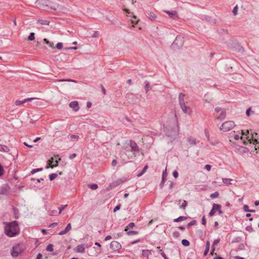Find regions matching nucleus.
Returning a JSON list of instances; mask_svg holds the SVG:
<instances>
[{
    "instance_id": "nucleus-1",
    "label": "nucleus",
    "mask_w": 259,
    "mask_h": 259,
    "mask_svg": "<svg viewBox=\"0 0 259 259\" xmlns=\"http://www.w3.org/2000/svg\"><path fill=\"white\" fill-rule=\"evenodd\" d=\"M164 127L167 137L174 138L179 135V127L176 118H172L167 121Z\"/></svg>"
},
{
    "instance_id": "nucleus-2",
    "label": "nucleus",
    "mask_w": 259,
    "mask_h": 259,
    "mask_svg": "<svg viewBox=\"0 0 259 259\" xmlns=\"http://www.w3.org/2000/svg\"><path fill=\"white\" fill-rule=\"evenodd\" d=\"M4 224H5V233L8 237H13L19 233L20 228L17 221L5 222Z\"/></svg>"
},
{
    "instance_id": "nucleus-3",
    "label": "nucleus",
    "mask_w": 259,
    "mask_h": 259,
    "mask_svg": "<svg viewBox=\"0 0 259 259\" xmlns=\"http://www.w3.org/2000/svg\"><path fill=\"white\" fill-rule=\"evenodd\" d=\"M36 4L40 9L43 11L51 12L59 11V6L58 4L51 3L47 0L37 1Z\"/></svg>"
},
{
    "instance_id": "nucleus-4",
    "label": "nucleus",
    "mask_w": 259,
    "mask_h": 259,
    "mask_svg": "<svg viewBox=\"0 0 259 259\" xmlns=\"http://www.w3.org/2000/svg\"><path fill=\"white\" fill-rule=\"evenodd\" d=\"M242 135L243 136H246V139L247 141H244L243 143L244 145H246L248 142L250 143H253L254 145H255V147L257 146V145L258 144L257 139V134L256 133H251L250 135H249V131L247 130L246 132H244L242 130Z\"/></svg>"
},
{
    "instance_id": "nucleus-5",
    "label": "nucleus",
    "mask_w": 259,
    "mask_h": 259,
    "mask_svg": "<svg viewBox=\"0 0 259 259\" xmlns=\"http://www.w3.org/2000/svg\"><path fill=\"white\" fill-rule=\"evenodd\" d=\"M235 126L233 121H228L224 122L220 127V130L226 132L232 130Z\"/></svg>"
},
{
    "instance_id": "nucleus-6",
    "label": "nucleus",
    "mask_w": 259,
    "mask_h": 259,
    "mask_svg": "<svg viewBox=\"0 0 259 259\" xmlns=\"http://www.w3.org/2000/svg\"><path fill=\"white\" fill-rule=\"evenodd\" d=\"M184 44L183 38L180 36H177L171 45V47L175 49H179Z\"/></svg>"
},
{
    "instance_id": "nucleus-7",
    "label": "nucleus",
    "mask_w": 259,
    "mask_h": 259,
    "mask_svg": "<svg viewBox=\"0 0 259 259\" xmlns=\"http://www.w3.org/2000/svg\"><path fill=\"white\" fill-rule=\"evenodd\" d=\"M129 145L131 147V151L133 152V155L136 157L140 152V148L137 144L133 140H130Z\"/></svg>"
},
{
    "instance_id": "nucleus-8",
    "label": "nucleus",
    "mask_w": 259,
    "mask_h": 259,
    "mask_svg": "<svg viewBox=\"0 0 259 259\" xmlns=\"http://www.w3.org/2000/svg\"><path fill=\"white\" fill-rule=\"evenodd\" d=\"M10 192V187L7 184H4L0 187V195L8 196Z\"/></svg>"
},
{
    "instance_id": "nucleus-9",
    "label": "nucleus",
    "mask_w": 259,
    "mask_h": 259,
    "mask_svg": "<svg viewBox=\"0 0 259 259\" xmlns=\"http://www.w3.org/2000/svg\"><path fill=\"white\" fill-rule=\"evenodd\" d=\"M217 212L219 214H222L223 211L222 210V206L220 204L213 203L212 204V207L211 208V216L213 215Z\"/></svg>"
},
{
    "instance_id": "nucleus-10",
    "label": "nucleus",
    "mask_w": 259,
    "mask_h": 259,
    "mask_svg": "<svg viewBox=\"0 0 259 259\" xmlns=\"http://www.w3.org/2000/svg\"><path fill=\"white\" fill-rule=\"evenodd\" d=\"M60 160L61 158H59L58 160H55L54 158L52 157L48 161V164L46 166V168L48 169L50 167L53 168L55 167H57L58 165L59 161Z\"/></svg>"
},
{
    "instance_id": "nucleus-11",
    "label": "nucleus",
    "mask_w": 259,
    "mask_h": 259,
    "mask_svg": "<svg viewBox=\"0 0 259 259\" xmlns=\"http://www.w3.org/2000/svg\"><path fill=\"white\" fill-rule=\"evenodd\" d=\"M110 248L114 251H118L121 248V244L117 241H112L110 244Z\"/></svg>"
},
{
    "instance_id": "nucleus-12",
    "label": "nucleus",
    "mask_w": 259,
    "mask_h": 259,
    "mask_svg": "<svg viewBox=\"0 0 259 259\" xmlns=\"http://www.w3.org/2000/svg\"><path fill=\"white\" fill-rule=\"evenodd\" d=\"M21 252V250L20 248V245H17L13 247V249L11 252V254L13 256L16 257L18 256Z\"/></svg>"
},
{
    "instance_id": "nucleus-13",
    "label": "nucleus",
    "mask_w": 259,
    "mask_h": 259,
    "mask_svg": "<svg viewBox=\"0 0 259 259\" xmlns=\"http://www.w3.org/2000/svg\"><path fill=\"white\" fill-rule=\"evenodd\" d=\"M164 12L168 15L170 18L173 19H177L179 18L178 13L176 11H167L165 10Z\"/></svg>"
},
{
    "instance_id": "nucleus-14",
    "label": "nucleus",
    "mask_w": 259,
    "mask_h": 259,
    "mask_svg": "<svg viewBox=\"0 0 259 259\" xmlns=\"http://www.w3.org/2000/svg\"><path fill=\"white\" fill-rule=\"evenodd\" d=\"M214 116H215L217 119L221 121L223 120L226 116V110L223 109L222 112H221L219 115L217 114H215Z\"/></svg>"
},
{
    "instance_id": "nucleus-15",
    "label": "nucleus",
    "mask_w": 259,
    "mask_h": 259,
    "mask_svg": "<svg viewBox=\"0 0 259 259\" xmlns=\"http://www.w3.org/2000/svg\"><path fill=\"white\" fill-rule=\"evenodd\" d=\"M69 107L71 108L74 111H77L79 109L78 102L74 101L70 103Z\"/></svg>"
},
{
    "instance_id": "nucleus-16",
    "label": "nucleus",
    "mask_w": 259,
    "mask_h": 259,
    "mask_svg": "<svg viewBox=\"0 0 259 259\" xmlns=\"http://www.w3.org/2000/svg\"><path fill=\"white\" fill-rule=\"evenodd\" d=\"M146 16L151 20L154 21L156 18V15L152 12L147 11L146 12Z\"/></svg>"
},
{
    "instance_id": "nucleus-17",
    "label": "nucleus",
    "mask_w": 259,
    "mask_h": 259,
    "mask_svg": "<svg viewBox=\"0 0 259 259\" xmlns=\"http://www.w3.org/2000/svg\"><path fill=\"white\" fill-rule=\"evenodd\" d=\"M181 108L183 111L185 113L190 114L191 112L190 108L187 106L186 105H183V106H181Z\"/></svg>"
},
{
    "instance_id": "nucleus-18",
    "label": "nucleus",
    "mask_w": 259,
    "mask_h": 259,
    "mask_svg": "<svg viewBox=\"0 0 259 259\" xmlns=\"http://www.w3.org/2000/svg\"><path fill=\"white\" fill-rule=\"evenodd\" d=\"M209 248H210V242H209V240H207L206 242V244H205V250H204V251L203 252V255L204 256H206L209 250Z\"/></svg>"
},
{
    "instance_id": "nucleus-19",
    "label": "nucleus",
    "mask_w": 259,
    "mask_h": 259,
    "mask_svg": "<svg viewBox=\"0 0 259 259\" xmlns=\"http://www.w3.org/2000/svg\"><path fill=\"white\" fill-rule=\"evenodd\" d=\"M144 84H145L144 88L145 90V92H146V93H148V92L151 89V88L150 85V83H149V81H148L147 80H146L144 82Z\"/></svg>"
},
{
    "instance_id": "nucleus-20",
    "label": "nucleus",
    "mask_w": 259,
    "mask_h": 259,
    "mask_svg": "<svg viewBox=\"0 0 259 259\" xmlns=\"http://www.w3.org/2000/svg\"><path fill=\"white\" fill-rule=\"evenodd\" d=\"M9 151L10 149L7 146L0 144V151L8 152Z\"/></svg>"
},
{
    "instance_id": "nucleus-21",
    "label": "nucleus",
    "mask_w": 259,
    "mask_h": 259,
    "mask_svg": "<svg viewBox=\"0 0 259 259\" xmlns=\"http://www.w3.org/2000/svg\"><path fill=\"white\" fill-rule=\"evenodd\" d=\"M187 219V217L185 216H180L177 219L174 220L175 223H178L181 221H185Z\"/></svg>"
},
{
    "instance_id": "nucleus-22",
    "label": "nucleus",
    "mask_w": 259,
    "mask_h": 259,
    "mask_svg": "<svg viewBox=\"0 0 259 259\" xmlns=\"http://www.w3.org/2000/svg\"><path fill=\"white\" fill-rule=\"evenodd\" d=\"M151 254V252L149 249H144L142 250V255L148 258L149 256Z\"/></svg>"
},
{
    "instance_id": "nucleus-23",
    "label": "nucleus",
    "mask_w": 259,
    "mask_h": 259,
    "mask_svg": "<svg viewBox=\"0 0 259 259\" xmlns=\"http://www.w3.org/2000/svg\"><path fill=\"white\" fill-rule=\"evenodd\" d=\"M76 251L77 252L82 253L84 252V247L82 245H79L76 248Z\"/></svg>"
},
{
    "instance_id": "nucleus-24",
    "label": "nucleus",
    "mask_w": 259,
    "mask_h": 259,
    "mask_svg": "<svg viewBox=\"0 0 259 259\" xmlns=\"http://www.w3.org/2000/svg\"><path fill=\"white\" fill-rule=\"evenodd\" d=\"M37 22L41 25H49L50 24V21L46 20H38Z\"/></svg>"
},
{
    "instance_id": "nucleus-25",
    "label": "nucleus",
    "mask_w": 259,
    "mask_h": 259,
    "mask_svg": "<svg viewBox=\"0 0 259 259\" xmlns=\"http://www.w3.org/2000/svg\"><path fill=\"white\" fill-rule=\"evenodd\" d=\"M233 181L231 179L223 178L222 181L225 185H229L231 184V182Z\"/></svg>"
},
{
    "instance_id": "nucleus-26",
    "label": "nucleus",
    "mask_w": 259,
    "mask_h": 259,
    "mask_svg": "<svg viewBox=\"0 0 259 259\" xmlns=\"http://www.w3.org/2000/svg\"><path fill=\"white\" fill-rule=\"evenodd\" d=\"M135 226V225L134 223L131 222L124 229L125 231H127L129 229H133Z\"/></svg>"
},
{
    "instance_id": "nucleus-27",
    "label": "nucleus",
    "mask_w": 259,
    "mask_h": 259,
    "mask_svg": "<svg viewBox=\"0 0 259 259\" xmlns=\"http://www.w3.org/2000/svg\"><path fill=\"white\" fill-rule=\"evenodd\" d=\"M44 41L45 42L50 48L55 49L54 44L52 42H50L47 38H44Z\"/></svg>"
},
{
    "instance_id": "nucleus-28",
    "label": "nucleus",
    "mask_w": 259,
    "mask_h": 259,
    "mask_svg": "<svg viewBox=\"0 0 259 259\" xmlns=\"http://www.w3.org/2000/svg\"><path fill=\"white\" fill-rule=\"evenodd\" d=\"M88 187H89L92 190H96L98 188V186L96 184H91L88 185Z\"/></svg>"
},
{
    "instance_id": "nucleus-29",
    "label": "nucleus",
    "mask_w": 259,
    "mask_h": 259,
    "mask_svg": "<svg viewBox=\"0 0 259 259\" xmlns=\"http://www.w3.org/2000/svg\"><path fill=\"white\" fill-rule=\"evenodd\" d=\"M53 244H49L48 245H47L46 247V250L50 252H52L54 250L53 249Z\"/></svg>"
},
{
    "instance_id": "nucleus-30",
    "label": "nucleus",
    "mask_w": 259,
    "mask_h": 259,
    "mask_svg": "<svg viewBox=\"0 0 259 259\" xmlns=\"http://www.w3.org/2000/svg\"><path fill=\"white\" fill-rule=\"evenodd\" d=\"M58 175L56 174L53 173L49 175V180L51 181H52L55 179H56Z\"/></svg>"
},
{
    "instance_id": "nucleus-31",
    "label": "nucleus",
    "mask_w": 259,
    "mask_h": 259,
    "mask_svg": "<svg viewBox=\"0 0 259 259\" xmlns=\"http://www.w3.org/2000/svg\"><path fill=\"white\" fill-rule=\"evenodd\" d=\"M67 206V204L66 205H61L60 206L58 207L59 209V212L58 213L60 214L61 213L62 210H63Z\"/></svg>"
},
{
    "instance_id": "nucleus-32",
    "label": "nucleus",
    "mask_w": 259,
    "mask_h": 259,
    "mask_svg": "<svg viewBox=\"0 0 259 259\" xmlns=\"http://www.w3.org/2000/svg\"><path fill=\"white\" fill-rule=\"evenodd\" d=\"M182 244L184 246H189L190 245V242L189 241L187 240V239H183L182 241Z\"/></svg>"
},
{
    "instance_id": "nucleus-33",
    "label": "nucleus",
    "mask_w": 259,
    "mask_h": 259,
    "mask_svg": "<svg viewBox=\"0 0 259 259\" xmlns=\"http://www.w3.org/2000/svg\"><path fill=\"white\" fill-rule=\"evenodd\" d=\"M35 39V34L33 32H31L28 37V40H33Z\"/></svg>"
},
{
    "instance_id": "nucleus-34",
    "label": "nucleus",
    "mask_w": 259,
    "mask_h": 259,
    "mask_svg": "<svg viewBox=\"0 0 259 259\" xmlns=\"http://www.w3.org/2000/svg\"><path fill=\"white\" fill-rule=\"evenodd\" d=\"M126 233L128 235L131 236V235H135L138 234V232L136 231H126Z\"/></svg>"
},
{
    "instance_id": "nucleus-35",
    "label": "nucleus",
    "mask_w": 259,
    "mask_h": 259,
    "mask_svg": "<svg viewBox=\"0 0 259 259\" xmlns=\"http://www.w3.org/2000/svg\"><path fill=\"white\" fill-rule=\"evenodd\" d=\"M42 170V168H38L33 169L31 171V174L33 175V174H34L36 172H39V171H41Z\"/></svg>"
},
{
    "instance_id": "nucleus-36",
    "label": "nucleus",
    "mask_w": 259,
    "mask_h": 259,
    "mask_svg": "<svg viewBox=\"0 0 259 259\" xmlns=\"http://www.w3.org/2000/svg\"><path fill=\"white\" fill-rule=\"evenodd\" d=\"M187 205H188L187 201L186 200H184L181 206H180V208L183 209H185V208Z\"/></svg>"
},
{
    "instance_id": "nucleus-37",
    "label": "nucleus",
    "mask_w": 259,
    "mask_h": 259,
    "mask_svg": "<svg viewBox=\"0 0 259 259\" xmlns=\"http://www.w3.org/2000/svg\"><path fill=\"white\" fill-rule=\"evenodd\" d=\"M148 168V166L147 165H145L143 169H142V171L141 172H140V174H139L137 176L138 177H141L143 174H144V173L145 172V171H146L147 169Z\"/></svg>"
},
{
    "instance_id": "nucleus-38",
    "label": "nucleus",
    "mask_w": 259,
    "mask_h": 259,
    "mask_svg": "<svg viewBox=\"0 0 259 259\" xmlns=\"http://www.w3.org/2000/svg\"><path fill=\"white\" fill-rule=\"evenodd\" d=\"M219 196V192L217 191L213 193H211V199L218 198Z\"/></svg>"
},
{
    "instance_id": "nucleus-39",
    "label": "nucleus",
    "mask_w": 259,
    "mask_h": 259,
    "mask_svg": "<svg viewBox=\"0 0 259 259\" xmlns=\"http://www.w3.org/2000/svg\"><path fill=\"white\" fill-rule=\"evenodd\" d=\"M196 220H193L192 221H191L190 222H189L188 224H187V227L189 228H190L191 226H193V225H195L196 224Z\"/></svg>"
},
{
    "instance_id": "nucleus-40",
    "label": "nucleus",
    "mask_w": 259,
    "mask_h": 259,
    "mask_svg": "<svg viewBox=\"0 0 259 259\" xmlns=\"http://www.w3.org/2000/svg\"><path fill=\"white\" fill-rule=\"evenodd\" d=\"M241 238L240 237H235L232 241V243L239 242L241 241Z\"/></svg>"
},
{
    "instance_id": "nucleus-41",
    "label": "nucleus",
    "mask_w": 259,
    "mask_h": 259,
    "mask_svg": "<svg viewBox=\"0 0 259 259\" xmlns=\"http://www.w3.org/2000/svg\"><path fill=\"white\" fill-rule=\"evenodd\" d=\"M58 81H68V82H75L74 80L71 79H62L57 80Z\"/></svg>"
},
{
    "instance_id": "nucleus-42",
    "label": "nucleus",
    "mask_w": 259,
    "mask_h": 259,
    "mask_svg": "<svg viewBox=\"0 0 259 259\" xmlns=\"http://www.w3.org/2000/svg\"><path fill=\"white\" fill-rule=\"evenodd\" d=\"M188 141L191 145L196 144V140L194 139L188 138Z\"/></svg>"
},
{
    "instance_id": "nucleus-43",
    "label": "nucleus",
    "mask_w": 259,
    "mask_h": 259,
    "mask_svg": "<svg viewBox=\"0 0 259 259\" xmlns=\"http://www.w3.org/2000/svg\"><path fill=\"white\" fill-rule=\"evenodd\" d=\"M180 234L178 231H175L172 234V236L175 238H178L179 237Z\"/></svg>"
},
{
    "instance_id": "nucleus-44",
    "label": "nucleus",
    "mask_w": 259,
    "mask_h": 259,
    "mask_svg": "<svg viewBox=\"0 0 259 259\" xmlns=\"http://www.w3.org/2000/svg\"><path fill=\"white\" fill-rule=\"evenodd\" d=\"M24 103H25L24 100H16L15 101V104L17 106L20 105Z\"/></svg>"
},
{
    "instance_id": "nucleus-45",
    "label": "nucleus",
    "mask_w": 259,
    "mask_h": 259,
    "mask_svg": "<svg viewBox=\"0 0 259 259\" xmlns=\"http://www.w3.org/2000/svg\"><path fill=\"white\" fill-rule=\"evenodd\" d=\"M223 109H222L221 108H220V107H216L214 109V111H215L214 115L217 114L219 113H220L221 112H222Z\"/></svg>"
},
{
    "instance_id": "nucleus-46",
    "label": "nucleus",
    "mask_w": 259,
    "mask_h": 259,
    "mask_svg": "<svg viewBox=\"0 0 259 259\" xmlns=\"http://www.w3.org/2000/svg\"><path fill=\"white\" fill-rule=\"evenodd\" d=\"M56 48L58 50H61L63 48V44L62 42H58L56 45Z\"/></svg>"
},
{
    "instance_id": "nucleus-47",
    "label": "nucleus",
    "mask_w": 259,
    "mask_h": 259,
    "mask_svg": "<svg viewBox=\"0 0 259 259\" xmlns=\"http://www.w3.org/2000/svg\"><path fill=\"white\" fill-rule=\"evenodd\" d=\"M237 11H238V7L237 6H236L233 10V11H232V13L234 15H236L237 14Z\"/></svg>"
},
{
    "instance_id": "nucleus-48",
    "label": "nucleus",
    "mask_w": 259,
    "mask_h": 259,
    "mask_svg": "<svg viewBox=\"0 0 259 259\" xmlns=\"http://www.w3.org/2000/svg\"><path fill=\"white\" fill-rule=\"evenodd\" d=\"M4 169L2 165L0 163V177L4 175Z\"/></svg>"
},
{
    "instance_id": "nucleus-49",
    "label": "nucleus",
    "mask_w": 259,
    "mask_h": 259,
    "mask_svg": "<svg viewBox=\"0 0 259 259\" xmlns=\"http://www.w3.org/2000/svg\"><path fill=\"white\" fill-rule=\"evenodd\" d=\"M99 32L96 31H94V33L92 35V37H94V38H96V37H98L99 36Z\"/></svg>"
},
{
    "instance_id": "nucleus-50",
    "label": "nucleus",
    "mask_w": 259,
    "mask_h": 259,
    "mask_svg": "<svg viewBox=\"0 0 259 259\" xmlns=\"http://www.w3.org/2000/svg\"><path fill=\"white\" fill-rule=\"evenodd\" d=\"M71 229V224H68L67 226L66 227L65 229L64 230H65L66 231H67V232H68V231H69Z\"/></svg>"
},
{
    "instance_id": "nucleus-51",
    "label": "nucleus",
    "mask_w": 259,
    "mask_h": 259,
    "mask_svg": "<svg viewBox=\"0 0 259 259\" xmlns=\"http://www.w3.org/2000/svg\"><path fill=\"white\" fill-rule=\"evenodd\" d=\"M172 175L175 178H177L179 176L178 172L177 170H175L172 172Z\"/></svg>"
},
{
    "instance_id": "nucleus-52",
    "label": "nucleus",
    "mask_w": 259,
    "mask_h": 259,
    "mask_svg": "<svg viewBox=\"0 0 259 259\" xmlns=\"http://www.w3.org/2000/svg\"><path fill=\"white\" fill-rule=\"evenodd\" d=\"M121 207V205L120 204H118L117 205V206H115V207L113 209V211L114 212H116V211L120 209Z\"/></svg>"
},
{
    "instance_id": "nucleus-53",
    "label": "nucleus",
    "mask_w": 259,
    "mask_h": 259,
    "mask_svg": "<svg viewBox=\"0 0 259 259\" xmlns=\"http://www.w3.org/2000/svg\"><path fill=\"white\" fill-rule=\"evenodd\" d=\"M234 138L235 140H238L240 138L242 140L243 139V137H240L239 135H235L234 134Z\"/></svg>"
},
{
    "instance_id": "nucleus-54",
    "label": "nucleus",
    "mask_w": 259,
    "mask_h": 259,
    "mask_svg": "<svg viewBox=\"0 0 259 259\" xmlns=\"http://www.w3.org/2000/svg\"><path fill=\"white\" fill-rule=\"evenodd\" d=\"M185 95L182 93H180L179 95V100L181 99H184Z\"/></svg>"
},
{
    "instance_id": "nucleus-55",
    "label": "nucleus",
    "mask_w": 259,
    "mask_h": 259,
    "mask_svg": "<svg viewBox=\"0 0 259 259\" xmlns=\"http://www.w3.org/2000/svg\"><path fill=\"white\" fill-rule=\"evenodd\" d=\"M243 209L245 212H248L249 211V207L247 205H244L243 206Z\"/></svg>"
},
{
    "instance_id": "nucleus-56",
    "label": "nucleus",
    "mask_w": 259,
    "mask_h": 259,
    "mask_svg": "<svg viewBox=\"0 0 259 259\" xmlns=\"http://www.w3.org/2000/svg\"><path fill=\"white\" fill-rule=\"evenodd\" d=\"M100 87L101 88V89H102V92H103V94L104 95H106V90H105V88L103 87V85L102 84H100Z\"/></svg>"
},
{
    "instance_id": "nucleus-57",
    "label": "nucleus",
    "mask_w": 259,
    "mask_h": 259,
    "mask_svg": "<svg viewBox=\"0 0 259 259\" xmlns=\"http://www.w3.org/2000/svg\"><path fill=\"white\" fill-rule=\"evenodd\" d=\"M179 104H180V106H182L183 105H185L184 99L180 100H179Z\"/></svg>"
},
{
    "instance_id": "nucleus-58",
    "label": "nucleus",
    "mask_w": 259,
    "mask_h": 259,
    "mask_svg": "<svg viewBox=\"0 0 259 259\" xmlns=\"http://www.w3.org/2000/svg\"><path fill=\"white\" fill-rule=\"evenodd\" d=\"M246 230L251 232H252L253 230L251 226H247L246 227Z\"/></svg>"
},
{
    "instance_id": "nucleus-59",
    "label": "nucleus",
    "mask_w": 259,
    "mask_h": 259,
    "mask_svg": "<svg viewBox=\"0 0 259 259\" xmlns=\"http://www.w3.org/2000/svg\"><path fill=\"white\" fill-rule=\"evenodd\" d=\"M220 239L214 240L213 242V246L216 245L220 242Z\"/></svg>"
},
{
    "instance_id": "nucleus-60",
    "label": "nucleus",
    "mask_w": 259,
    "mask_h": 259,
    "mask_svg": "<svg viewBox=\"0 0 259 259\" xmlns=\"http://www.w3.org/2000/svg\"><path fill=\"white\" fill-rule=\"evenodd\" d=\"M76 154L75 153H73V154H71L69 157L70 159H72L74 158L75 157H76Z\"/></svg>"
},
{
    "instance_id": "nucleus-61",
    "label": "nucleus",
    "mask_w": 259,
    "mask_h": 259,
    "mask_svg": "<svg viewBox=\"0 0 259 259\" xmlns=\"http://www.w3.org/2000/svg\"><path fill=\"white\" fill-rule=\"evenodd\" d=\"M117 163V160L116 159H113L112 161V165L113 166H115V165H116Z\"/></svg>"
},
{
    "instance_id": "nucleus-62",
    "label": "nucleus",
    "mask_w": 259,
    "mask_h": 259,
    "mask_svg": "<svg viewBox=\"0 0 259 259\" xmlns=\"http://www.w3.org/2000/svg\"><path fill=\"white\" fill-rule=\"evenodd\" d=\"M67 233V231H66L65 230H62L61 232H60L58 234L60 235H62L66 234Z\"/></svg>"
},
{
    "instance_id": "nucleus-63",
    "label": "nucleus",
    "mask_w": 259,
    "mask_h": 259,
    "mask_svg": "<svg viewBox=\"0 0 259 259\" xmlns=\"http://www.w3.org/2000/svg\"><path fill=\"white\" fill-rule=\"evenodd\" d=\"M161 255H162V256L164 258V259H168V258L167 257L165 253L164 252H161L160 253Z\"/></svg>"
},
{
    "instance_id": "nucleus-64",
    "label": "nucleus",
    "mask_w": 259,
    "mask_h": 259,
    "mask_svg": "<svg viewBox=\"0 0 259 259\" xmlns=\"http://www.w3.org/2000/svg\"><path fill=\"white\" fill-rule=\"evenodd\" d=\"M57 225V223H53L49 225V227L53 228Z\"/></svg>"
}]
</instances>
